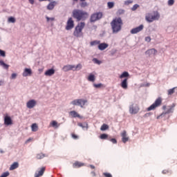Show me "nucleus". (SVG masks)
<instances>
[{
    "label": "nucleus",
    "mask_w": 177,
    "mask_h": 177,
    "mask_svg": "<svg viewBox=\"0 0 177 177\" xmlns=\"http://www.w3.org/2000/svg\"><path fill=\"white\" fill-rule=\"evenodd\" d=\"M82 68V65L81 64H78L75 68H73V71H77V70H81Z\"/></svg>",
    "instance_id": "obj_35"
},
{
    "label": "nucleus",
    "mask_w": 177,
    "mask_h": 177,
    "mask_svg": "<svg viewBox=\"0 0 177 177\" xmlns=\"http://www.w3.org/2000/svg\"><path fill=\"white\" fill-rule=\"evenodd\" d=\"M128 77H129V73L128 72H123L120 76V78L122 79V78H128Z\"/></svg>",
    "instance_id": "obj_30"
},
{
    "label": "nucleus",
    "mask_w": 177,
    "mask_h": 177,
    "mask_svg": "<svg viewBox=\"0 0 177 177\" xmlns=\"http://www.w3.org/2000/svg\"><path fill=\"white\" fill-rule=\"evenodd\" d=\"M16 77H17V73H12L10 77V80H16Z\"/></svg>",
    "instance_id": "obj_52"
},
{
    "label": "nucleus",
    "mask_w": 177,
    "mask_h": 177,
    "mask_svg": "<svg viewBox=\"0 0 177 177\" xmlns=\"http://www.w3.org/2000/svg\"><path fill=\"white\" fill-rule=\"evenodd\" d=\"M56 5H57V2L56 1H51L50 3H49V4L47 6L48 10H53Z\"/></svg>",
    "instance_id": "obj_18"
},
{
    "label": "nucleus",
    "mask_w": 177,
    "mask_h": 177,
    "mask_svg": "<svg viewBox=\"0 0 177 177\" xmlns=\"http://www.w3.org/2000/svg\"><path fill=\"white\" fill-rule=\"evenodd\" d=\"M169 171L168 170H163L162 171V174H168Z\"/></svg>",
    "instance_id": "obj_57"
},
{
    "label": "nucleus",
    "mask_w": 177,
    "mask_h": 177,
    "mask_svg": "<svg viewBox=\"0 0 177 177\" xmlns=\"http://www.w3.org/2000/svg\"><path fill=\"white\" fill-rule=\"evenodd\" d=\"M175 89L176 88H171V89H169L168 90V95H174V93H175Z\"/></svg>",
    "instance_id": "obj_42"
},
{
    "label": "nucleus",
    "mask_w": 177,
    "mask_h": 177,
    "mask_svg": "<svg viewBox=\"0 0 177 177\" xmlns=\"http://www.w3.org/2000/svg\"><path fill=\"white\" fill-rule=\"evenodd\" d=\"M0 56H2V57H5V56H6V53H5V51L0 50Z\"/></svg>",
    "instance_id": "obj_47"
},
{
    "label": "nucleus",
    "mask_w": 177,
    "mask_h": 177,
    "mask_svg": "<svg viewBox=\"0 0 177 177\" xmlns=\"http://www.w3.org/2000/svg\"><path fill=\"white\" fill-rule=\"evenodd\" d=\"M100 44V41L95 40L90 43L91 46H95L96 45H99Z\"/></svg>",
    "instance_id": "obj_32"
},
{
    "label": "nucleus",
    "mask_w": 177,
    "mask_h": 177,
    "mask_svg": "<svg viewBox=\"0 0 177 177\" xmlns=\"http://www.w3.org/2000/svg\"><path fill=\"white\" fill-rule=\"evenodd\" d=\"M100 139H102V140L109 139V135L106 133H103L100 135Z\"/></svg>",
    "instance_id": "obj_37"
},
{
    "label": "nucleus",
    "mask_w": 177,
    "mask_h": 177,
    "mask_svg": "<svg viewBox=\"0 0 177 177\" xmlns=\"http://www.w3.org/2000/svg\"><path fill=\"white\" fill-rule=\"evenodd\" d=\"M162 104V98L161 97H158L155 102L149 106L147 110V111H151V110H156L157 107H160Z\"/></svg>",
    "instance_id": "obj_5"
},
{
    "label": "nucleus",
    "mask_w": 177,
    "mask_h": 177,
    "mask_svg": "<svg viewBox=\"0 0 177 177\" xmlns=\"http://www.w3.org/2000/svg\"><path fill=\"white\" fill-rule=\"evenodd\" d=\"M8 23H16V19L13 17H10L8 19Z\"/></svg>",
    "instance_id": "obj_39"
},
{
    "label": "nucleus",
    "mask_w": 177,
    "mask_h": 177,
    "mask_svg": "<svg viewBox=\"0 0 177 177\" xmlns=\"http://www.w3.org/2000/svg\"><path fill=\"white\" fill-rule=\"evenodd\" d=\"M106 129H109V125L106 124H103L100 128L101 131H106Z\"/></svg>",
    "instance_id": "obj_34"
},
{
    "label": "nucleus",
    "mask_w": 177,
    "mask_h": 177,
    "mask_svg": "<svg viewBox=\"0 0 177 177\" xmlns=\"http://www.w3.org/2000/svg\"><path fill=\"white\" fill-rule=\"evenodd\" d=\"M145 41L147 42H150V41H151V38L150 37H145Z\"/></svg>",
    "instance_id": "obj_55"
},
{
    "label": "nucleus",
    "mask_w": 177,
    "mask_h": 177,
    "mask_svg": "<svg viewBox=\"0 0 177 177\" xmlns=\"http://www.w3.org/2000/svg\"><path fill=\"white\" fill-rule=\"evenodd\" d=\"M53 74H55V69L53 68L47 70L44 73V75L47 77H51V75H53Z\"/></svg>",
    "instance_id": "obj_21"
},
{
    "label": "nucleus",
    "mask_w": 177,
    "mask_h": 177,
    "mask_svg": "<svg viewBox=\"0 0 177 177\" xmlns=\"http://www.w3.org/2000/svg\"><path fill=\"white\" fill-rule=\"evenodd\" d=\"M138 8H139V5H138V4H135V5L132 7L131 10L135 11V10H136V9H138Z\"/></svg>",
    "instance_id": "obj_49"
},
{
    "label": "nucleus",
    "mask_w": 177,
    "mask_h": 177,
    "mask_svg": "<svg viewBox=\"0 0 177 177\" xmlns=\"http://www.w3.org/2000/svg\"><path fill=\"white\" fill-rule=\"evenodd\" d=\"M121 86L123 89H128V78H125L122 82H121Z\"/></svg>",
    "instance_id": "obj_20"
},
{
    "label": "nucleus",
    "mask_w": 177,
    "mask_h": 177,
    "mask_svg": "<svg viewBox=\"0 0 177 177\" xmlns=\"http://www.w3.org/2000/svg\"><path fill=\"white\" fill-rule=\"evenodd\" d=\"M31 74H32V71H31V68H26L22 73V75L23 77H28L31 75Z\"/></svg>",
    "instance_id": "obj_15"
},
{
    "label": "nucleus",
    "mask_w": 177,
    "mask_h": 177,
    "mask_svg": "<svg viewBox=\"0 0 177 177\" xmlns=\"http://www.w3.org/2000/svg\"><path fill=\"white\" fill-rule=\"evenodd\" d=\"M84 28H85V22H80L77 24L75 28V30L73 31L74 37H76V38H81V37H84V32H82Z\"/></svg>",
    "instance_id": "obj_3"
},
{
    "label": "nucleus",
    "mask_w": 177,
    "mask_h": 177,
    "mask_svg": "<svg viewBox=\"0 0 177 177\" xmlns=\"http://www.w3.org/2000/svg\"><path fill=\"white\" fill-rule=\"evenodd\" d=\"M90 168H91V169H95V166H94V165H90Z\"/></svg>",
    "instance_id": "obj_60"
},
{
    "label": "nucleus",
    "mask_w": 177,
    "mask_h": 177,
    "mask_svg": "<svg viewBox=\"0 0 177 177\" xmlns=\"http://www.w3.org/2000/svg\"><path fill=\"white\" fill-rule=\"evenodd\" d=\"M69 115H71V117H72V118H82V116L80 115V113H78L75 111H71V112H69Z\"/></svg>",
    "instance_id": "obj_14"
},
{
    "label": "nucleus",
    "mask_w": 177,
    "mask_h": 177,
    "mask_svg": "<svg viewBox=\"0 0 177 177\" xmlns=\"http://www.w3.org/2000/svg\"><path fill=\"white\" fill-rule=\"evenodd\" d=\"M103 175L105 177H113V176L110 173H104Z\"/></svg>",
    "instance_id": "obj_53"
},
{
    "label": "nucleus",
    "mask_w": 177,
    "mask_h": 177,
    "mask_svg": "<svg viewBox=\"0 0 177 177\" xmlns=\"http://www.w3.org/2000/svg\"><path fill=\"white\" fill-rule=\"evenodd\" d=\"M0 66H2L3 68H6V70L9 68V65L5 64L3 61H0Z\"/></svg>",
    "instance_id": "obj_31"
},
{
    "label": "nucleus",
    "mask_w": 177,
    "mask_h": 177,
    "mask_svg": "<svg viewBox=\"0 0 177 177\" xmlns=\"http://www.w3.org/2000/svg\"><path fill=\"white\" fill-rule=\"evenodd\" d=\"M139 110H140V108H139V105L136 104H133L129 106L130 114H138V113H139Z\"/></svg>",
    "instance_id": "obj_7"
},
{
    "label": "nucleus",
    "mask_w": 177,
    "mask_h": 177,
    "mask_svg": "<svg viewBox=\"0 0 177 177\" xmlns=\"http://www.w3.org/2000/svg\"><path fill=\"white\" fill-rule=\"evenodd\" d=\"M174 107H175V105H174L173 106H168V109L166 111L165 114H169V113H172V109H174Z\"/></svg>",
    "instance_id": "obj_36"
},
{
    "label": "nucleus",
    "mask_w": 177,
    "mask_h": 177,
    "mask_svg": "<svg viewBox=\"0 0 177 177\" xmlns=\"http://www.w3.org/2000/svg\"><path fill=\"white\" fill-rule=\"evenodd\" d=\"M108 140H110L114 145H115V143H117V140H115V138H108Z\"/></svg>",
    "instance_id": "obj_51"
},
{
    "label": "nucleus",
    "mask_w": 177,
    "mask_h": 177,
    "mask_svg": "<svg viewBox=\"0 0 177 177\" xmlns=\"http://www.w3.org/2000/svg\"><path fill=\"white\" fill-rule=\"evenodd\" d=\"M47 21H55V17L49 18L48 17H46Z\"/></svg>",
    "instance_id": "obj_50"
},
{
    "label": "nucleus",
    "mask_w": 177,
    "mask_h": 177,
    "mask_svg": "<svg viewBox=\"0 0 177 177\" xmlns=\"http://www.w3.org/2000/svg\"><path fill=\"white\" fill-rule=\"evenodd\" d=\"M19 168V162H15L12 165H11L10 167V171H13L14 169H16Z\"/></svg>",
    "instance_id": "obj_23"
},
{
    "label": "nucleus",
    "mask_w": 177,
    "mask_h": 177,
    "mask_svg": "<svg viewBox=\"0 0 177 177\" xmlns=\"http://www.w3.org/2000/svg\"><path fill=\"white\" fill-rule=\"evenodd\" d=\"M88 81L90 82H95V80H96V77H95V75L91 73L88 77Z\"/></svg>",
    "instance_id": "obj_24"
},
{
    "label": "nucleus",
    "mask_w": 177,
    "mask_h": 177,
    "mask_svg": "<svg viewBox=\"0 0 177 177\" xmlns=\"http://www.w3.org/2000/svg\"><path fill=\"white\" fill-rule=\"evenodd\" d=\"M174 3H175V0H169L168 1L169 6H172V5H174Z\"/></svg>",
    "instance_id": "obj_46"
},
{
    "label": "nucleus",
    "mask_w": 177,
    "mask_h": 177,
    "mask_svg": "<svg viewBox=\"0 0 177 177\" xmlns=\"http://www.w3.org/2000/svg\"><path fill=\"white\" fill-rule=\"evenodd\" d=\"M73 28H74V20L71 17L67 21L66 30L68 31L69 30H73Z\"/></svg>",
    "instance_id": "obj_8"
},
{
    "label": "nucleus",
    "mask_w": 177,
    "mask_h": 177,
    "mask_svg": "<svg viewBox=\"0 0 177 177\" xmlns=\"http://www.w3.org/2000/svg\"><path fill=\"white\" fill-rule=\"evenodd\" d=\"M124 13H125V10L123 9H119L117 12V15H118L119 16L121 15H124Z\"/></svg>",
    "instance_id": "obj_43"
},
{
    "label": "nucleus",
    "mask_w": 177,
    "mask_h": 177,
    "mask_svg": "<svg viewBox=\"0 0 177 177\" xmlns=\"http://www.w3.org/2000/svg\"><path fill=\"white\" fill-rule=\"evenodd\" d=\"M149 115H150V113H146V114L145 115V117H149Z\"/></svg>",
    "instance_id": "obj_63"
},
{
    "label": "nucleus",
    "mask_w": 177,
    "mask_h": 177,
    "mask_svg": "<svg viewBox=\"0 0 177 177\" xmlns=\"http://www.w3.org/2000/svg\"><path fill=\"white\" fill-rule=\"evenodd\" d=\"M31 5H34V0H28Z\"/></svg>",
    "instance_id": "obj_59"
},
{
    "label": "nucleus",
    "mask_w": 177,
    "mask_h": 177,
    "mask_svg": "<svg viewBox=\"0 0 177 177\" xmlns=\"http://www.w3.org/2000/svg\"><path fill=\"white\" fill-rule=\"evenodd\" d=\"M80 6L81 8H86L88 6V3L85 2V0H80Z\"/></svg>",
    "instance_id": "obj_33"
},
{
    "label": "nucleus",
    "mask_w": 177,
    "mask_h": 177,
    "mask_svg": "<svg viewBox=\"0 0 177 177\" xmlns=\"http://www.w3.org/2000/svg\"><path fill=\"white\" fill-rule=\"evenodd\" d=\"M143 28H145V26L143 25H140L138 27L131 29V34H138V32H140Z\"/></svg>",
    "instance_id": "obj_9"
},
{
    "label": "nucleus",
    "mask_w": 177,
    "mask_h": 177,
    "mask_svg": "<svg viewBox=\"0 0 177 177\" xmlns=\"http://www.w3.org/2000/svg\"><path fill=\"white\" fill-rule=\"evenodd\" d=\"M93 62L94 63H95V64H102V61H100L99 59H96V58H94L93 59Z\"/></svg>",
    "instance_id": "obj_44"
},
{
    "label": "nucleus",
    "mask_w": 177,
    "mask_h": 177,
    "mask_svg": "<svg viewBox=\"0 0 177 177\" xmlns=\"http://www.w3.org/2000/svg\"><path fill=\"white\" fill-rule=\"evenodd\" d=\"M145 55H148V56H156L157 55V50L155 48H151L145 52Z\"/></svg>",
    "instance_id": "obj_12"
},
{
    "label": "nucleus",
    "mask_w": 177,
    "mask_h": 177,
    "mask_svg": "<svg viewBox=\"0 0 177 177\" xmlns=\"http://www.w3.org/2000/svg\"><path fill=\"white\" fill-rule=\"evenodd\" d=\"M133 1L132 0H127L124 1V5L128 6V5H131V3H133Z\"/></svg>",
    "instance_id": "obj_45"
},
{
    "label": "nucleus",
    "mask_w": 177,
    "mask_h": 177,
    "mask_svg": "<svg viewBox=\"0 0 177 177\" xmlns=\"http://www.w3.org/2000/svg\"><path fill=\"white\" fill-rule=\"evenodd\" d=\"M93 86H94V88H104V86L102 83H100V84H94Z\"/></svg>",
    "instance_id": "obj_41"
},
{
    "label": "nucleus",
    "mask_w": 177,
    "mask_h": 177,
    "mask_svg": "<svg viewBox=\"0 0 177 177\" xmlns=\"http://www.w3.org/2000/svg\"><path fill=\"white\" fill-rule=\"evenodd\" d=\"M46 169V168L45 167L40 168L39 171L37 173L35 174V177L42 176V175H44V174L45 173Z\"/></svg>",
    "instance_id": "obj_16"
},
{
    "label": "nucleus",
    "mask_w": 177,
    "mask_h": 177,
    "mask_svg": "<svg viewBox=\"0 0 177 177\" xmlns=\"http://www.w3.org/2000/svg\"><path fill=\"white\" fill-rule=\"evenodd\" d=\"M45 157H46V155H45V153H37L36 155L37 160H42V158H45Z\"/></svg>",
    "instance_id": "obj_26"
},
{
    "label": "nucleus",
    "mask_w": 177,
    "mask_h": 177,
    "mask_svg": "<svg viewBox=\"0 0 177 177\" xmlns=\"http://www.w3.org/2000/svg\"><path fill=\"white\" fill-rule=\"evenodd\" d=\"M37 105V101L35 100H30L26 103L28 109H34Z\"/></svg>",
    "instance_id": "obj_10"
},
{
    "label": "nucleus",
    "mask_w": 177,
    "mask_h": 177,
    "mask_svg": "<svg viewBox=\"0 0 177 177\" xmlns=\"http://www.w3.org/2000/svg\"><path fill=\"white\" fill-rule=\"evenodd\" d=\"M71 136H72L73 139H75V140L78 139V136H77V135L75 134V133H72V134H71Z\"/></svg>",
    "instance_id": "obj_54"
},
{
    "label": "nucleus",
    "mask_w": 177,
    "mask_h": 177,
    "mask_svg": "<svg viewBox=\"0 0 177 177\" xmlns=\"http://www.w3.org/2000/svg\"><path fill=\"white\" fill-rule=\"evenodd\" d=\"M107 6L109 8V9H113V8H114V2H108L107 3Z\"/></svg>",
    "instance_id": "obj_38"
},
{
    "label": "nucleus",
    "mask_w": 177,
    "mask_h": 177,
    "mask_svg": "<svg viewBox=\"0 0 177 177\" xmlns=\"http://www.w3.org/2000/svg\"><path fill=\"white\" fill-rule=\"evenodd\" d=\"M91 174L93 175V176H96V173H95V171H92Z\"/></svg>",
    "instance_id": "obj_61"
},
{
    "label": "nucleus",
    "mask_w": 177,
    "mask_h": 177,
    "mask_svg": "<svg viewBox=\"0 0 177 177\" xmlns=\"http://www.w3.org/2000/svg\"><path fill=\"white\" fill-rule=\"evenodd\" d=\"M162 109H163V110H166V109H167V106L164 105V106H162Z\"/></svg>",
    "instance_id": "obj_64"
},
{
    "label": "nucleus",
    "mask_w": 177,
    "mask_h": 177,
    "mask_svg": "<svg viewBox=\"0 0 177 177\" xmlns=\"http://www.w3.org/2000/svg\"><path fill=\"white\" fill-rule=\"evenodd\" d=\"M80 102H79V106H80L82 107V109L84 107V106H85V104L87 103V100H83V99H80Z\"/></svg>",
    "instance_id": "obj_27"
},
{
    "label": "nucleus",
    "mask_w": 177,
    "mask_h": 177,
    "mask_svg": "<svg viewBox=\"0 0 177 177\" xmlns=\"http://www.w3.org/2000/svg\"><path fill=\"white\" fill-rule=\"evenodd\" d=\"M4 124L5 125H12L13 124L12 118L8 115H6L4 117Z\"/></svg>",
    "instance_id": "obj_13"
},
{
    "label": "nucleus",
    "mask_w": 177,
    "mask_h": 177,
    "mask_svg": "<svg viewBox=\"0 0 177 177\" xmlns=\"http://www.w3.org/2000/svg\"><path fill=\"white\" fill-rule=\"evenodd\" d=\"M109 48V44L106 43H100L98 45V49L100 50H104V49H107Z\"/></svg>",
    "instance_id": "obj_19"
},
{
    "label": "nucleus",
    "mask_w": 177,
    "mask_h": 177,
    "mask_svg": "<svg viewBox=\"0 0 177 177\" xmlns=\"http://www.w3.org/2000/svg\"><path fill=\"white\" fill-rule=\"evenodd\" d=\"M122 19L121 17L115 18L111 22V26L112 28V31L113 34H117V32H120L121 31V28H122Z\"/></svg>",
    "instance_id": "obj_1"
},
{
    "label": "nucleus",
    "mask_w": 177,
    "mask_h": 177,
    "mask_svg": "<svg viewBox=\"0 0 177 177\" xmlns=\"http://www.w3.org/2000/svg\"><path fill=\"white\" fill-rule=\"evenodd\" d=\"M74 68H75V65H66L63 67L62 70L65 72L70 71L71 70L74 71Z\"/></svg>",
    "instance_id": "obj_17"
},
{
    "label": "nucleus",
    "mask_w": 177,
    "mask_h": 177,
    "mask_svg": "<svg viewBox=\"0 0 177 177\" xmlns=\"http://www.w3.org/2000/svg\"><path fill=\"white\" fill-rule=\"evenodd\" d=\"M78 127H80L81 128H86L88 129V123H86L85 125H84L82 123L80 122L77 124Z\"/></svg>",
    "instance_id": "obj_40"
},
{
    "label": "nucleus",
    "mask_w": 177,
    "mask_h": 177,
    "mask_svg": "<svg viewBox=\"0 0 177 177\" xmlns=\"http://www.w3.org/2000/svg\"><path fill=\"white\" fill-rule=\"evenodd\" d=\"M103 17V12H95L91 15L90 18L91 23H95V21H97V20H100Z\"/></svg>",
    "instance_id": "obj_6"
},
{
    "label": "nucleus",
    "mask_w": 177,
    "mask_h": 177,
    "mask_svg": "<svg viewBox=\"0 0 177 177\" xmlns=\"http://www.w3.org/2000/svg\"><path fill=\"white\" fill-rule=\"evenodd\" d=\"M1 85H3V81H2V80L0 81V86H1Z\"/></svg>",
    "instance_id": "obj_62"
},
{
    "label": "nucleus",
    "mask_w": 177,
    "mask_h": 177,
    "mask_svg": "<svg viewBox=\"0 0 177 177\" xmlns=\"http://www.w3.org/2000/svg\"><path fill=\"white\" fill-rule=\"evenodd\" d=\"M80 102H81L80 99L75 100L71 102V104H73V106H80Z\"/></svg>",
    "instance_id": "obj_28"
},
{
    "label": "nucleus",
    "mask_w": 177,
    "mask_h": 177,
    "mask_svg": "<svg viewBox=\"0 0 177 177\" xmlns=\"http://www.w3.org/2000/svg\"><path fill=\"white\" fill-rule=\"evenodd\" d=\"M31 140H32V138H29V139H28L26 141V144H27V143H30V142L31 141Z\"/></svg>",
    "instance_id": "obj_56"
},
{
    "label": "nucleus",
    "mask_w": 177,
    "mask_h": 177,
    "mask_svg": "<svg viewBox=\"0 0 177 177\" xmlns=\"http://www.w3.org/2000/svg\"><path fill=\"white\" fill-rule=\"evenodd\" d=\"M164 113H162L160 115L157 116V120H160V118H161V117H162Z\"/></svg>",
    "instance_id": "obj_58"
},
{
    "label": "nucleus",
    "mask_w": 177,
    "mask_h": 177,
    "mask_svg": "<svg viewBox=\"0 0 177 177\" xmlns=\"http://www.w3.org/2000/svg\"><path fill=\"white\" fill-rule=\"evenodd\" d=\"M145 19L147 21H149V23H152L154 20H158L160 19V14H158V12L148 13L146 15Z\"/></svg>",
    "instance_id": "obj_4"
},
{
    "label": "nucleus",
    "mask_w": 177,
    "mask_h": 177,
    "mask_svg": "<svg viewBox=\"0 0 177 177\" xmlns=\"http://www.w3.org/2000/svg\"><path fill=\"white\" fill-rule=\"evenodd\" d=\"M89 14L82 10H74L73 11V17L77 20V21H81V20H86Z\"/></svg>",
    "instance_id": "obj_2"
},
{
    "label": "nucleus",
    "mask_w": 177,
    "mask_h": 177,
    "mask_svg": "<svg viewBox=\"0 0 177 177\" xmlns=\"http://www.w3.org/2000/svg\"><path fill=\"white\" fill-rule=\"evenodd\" d=\"M84 165H85V164L79 161H76L73 163V167L74 168H81V167H84Z\"/></svg>",
    "instance_id": "obj_22"
},
{
    "label": "nucleus",
    "mask_w": 177,
    "mask_h": 177,
    "mask_svg": "<svg viewBox=\"0 0 177 177\" xmlns=\"http://www.w3.org/2000/svg\"><path fill=\"white\" fill-rule=\"evenodd\" d=\"M7 176H9V171L3 173L0 177H7Z\"/></svg>",
    "instance_id": "obj_48"
},
{
    "label": "nucleus",
    "mask_w": 177,
    "mask_h": 177,
    "mask_svg": "<svg viewBox=\"0 0 177 177\" xmlns=\"http://www.w3.org/2000/svg\"><path fill=\"white\" fill-rule=\"evenodd\" d=\"M121 136H122V142H123V143H127V142H128L129 140V137H128V136H127L126 131H123L121 133Z\"/></svg>",
    "instance_id": "obj_11"
},
{
    "label": "nucleus",
    "mask_w": 177,
    "mask_h": 177,
    "mask_svg": "<svg viewBox=\"0 0 177 177\" xmlns=\"http://www.w3.org/2000/svg\"><path fill=\"white\" fill-rule=\"evenodd\" d=\"M59 126H60V124H59V123H57V122H56V120H53L50 123V127H53V128H57Z\"/></svg>",
    "instance_id": "obj_25"
},
{
    "label": "nucleus",
    "mask_w": 177,
    "mask_h": 177,
    "mask_svg": "<svg viewBox=\"0 0 177 177\" xmlns=\"http://www.w3.org/2000/svg\"><path fill=\"white\" fill-rule=\"evenodd\" d=\"M31 128L32 132H37V131H38V125L37 124V123L32 124Z\"/></svg>",
    "instance_id": "obj_29"
}]
</instances>
